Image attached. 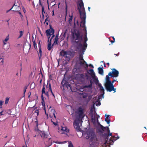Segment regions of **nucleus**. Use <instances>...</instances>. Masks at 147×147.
<instances>
[{
    "mask_svg": "<svg viewBox=\"0 0 147 147\" xmlns=\"http://www.w3.org/2000/svg\"><path fill=\"white\" fill-rule=\"evenodd\" d=\"M84 30H85V37L84 38V41L83 45L82 43V41L83 40L82 36L80 35L79 30H75L72 35L73 38L75 39L76 42V43L78 42L77 48L78 49H80V51H81L82 48L86 49L87 46L86 42L88 40V38L87 37V33L86 27L84 28Z\"/></svg>",
    "mask_w": 147,
    "mask_h": 147,
    "instance_id": "f257e3e1",
    "label": "nucleus"
},
{
    "mask_svg": "<svg viewBox=\"0 0 147 147\" xmlns=\"http://www.w3.org/2000/svg\"><path fill=\"white\" fill-rule=\"evenodd\" d=\"M84 136L86 139H89L92 142H95L97 139L94 132L91 129H88L84 134Z\"/></svg>",
    "mask_w": 147,
    "mask_h": 147,
    "instance_id": "f03ea898",
    "label": "nucleus"
},
{
    "mask_svg": "<svg viewBox=\"0 0 147 147\" xmlns=\"http://www.w3.org/2000/svg\"><path fill=\"white\" fill-rule=\"evenodd\" d=\"M78 9L80 13V17L81 19L80 26L81 27L84 28L86 27L85 26L86 15L84 5L82 6L81 8L80 7H78Z\"/></svg>",
    "mask_w": 147,
    "mask_h": 147,
    "instance_id": "7ed1b4c3",
    "label": "nucleus"
},
{
    "mask_svg": "<svg viewBox=\"0 0 147 147\" xmlns=\"http://www.w3.org/2000/svg\"><path fill=\"white\" fill-rule=\"evenodd\" d=\"M105 88L108 92H111L114 91V93L116 92V88H114L113 84H111V82L105 83Z\"/></svg>",
    "mask_w": 147,
    "mask_h": 147,
    "instance_id": "20e7f679",
    "label": "nucleus"
},
{
    "mask_svg": "<svg viewBox=\"0 0 147 147\" xmlns=\"http://www.w3.org/2000/svg\"><path fill=\"white\" fill-rule=\"evenodd\" d=\"M112 71L109 72V75L111 77L116 78L119 76V72L115 68H113L111 69Z\"/></svg>",
    "mask_w": 147,
    "mask_h": 147,
    "instance_id": "39448f33",
    "label": "nucleus"
},
{
    "mask_svg": "<svg viewBox=\"0 0 147 147\" xmlns=\"http://www.w3.org/2000/svg\"><path fill=\"white\" fill-rule=\"evenodd\" d=\"M61 84L63 87V89L67 88L68 90L72 91L70 84L67 81L63 80L61 82Z\"/></svg>",
    "mask_w": 147,
    "mask_h": 147,
    "instance_id": "423d86ee",
    "label": "nucleus"
},
{
    "mask_svg": "<svg viewBox=\"0 0 147 147\" xmlns=\"http://www.w3.org/2000/svg\"><path fill=\"white\" fill-rule=\"evenodd\" d=\"M89 72H88L89 74H90L94 80H95L97 82H98V78L96 77L94 71L93 69H90L89 70Z\"/></svg>",
    "mask_w": 147,
    "mask_h": 147,
    "instance_id": "0eeeda50",
    "label": "nucleus"
},
{
    "mask_svg": "<svg viewBox=\"0 0 147 147\" xmlns=\"http://www.w3.org/2000/svg\"><path fill=\"white\" fill-rule=\"evenodd\" d=\"M78 50H79V52L80 53L79 54V60H83L84 62H85V61L84 60L83 58V55L84 54V52L85 51L86 49L82 48L81 51H80V49Z\"/></svg>",
    "mask_w": 147,
    "mask_h": 147,
    "instance_id": "6e6552de",
    "label": "nucleus"
},
{
    "mask_svg": "<svg viewBox=\"0 0 147 147\" xmlns=\"http://www.w3.org/2000/svg\"><path fill=\"white\" fill-rule=\"evenodd\" d=\"M84 110L81 107H79L77 111V113L78 114L80 117H83L84 116Z\"/></svg>",
    "mask_w": 147,
    "mask_h": 147,
    "instance_id": "1a4fd4ad",
    "label": "nucleus"
},
{
    "mask_svg": "<svg viewBox=\"0 0 147 147\" xmlns=\"http://www.w3.org/2000/svg\"><path fill=\"white\" fill-rule=\"evenodd\" d=\"M80 121H76L74 123V128L78 131H80L81 129L79 125Z\"/></svg>",
    "mask_w": 147,
    "mask_h": 147,
    "instance_id": "9d476101",
    "label": "nucleus"
},
{
    "mask_svg": "<svg viewBox=\"0 0 147 147\" xmlns=\"http://www.w3.org/2000/svg\"><path fill=\"white\" fill-rule=\"evenodd\" d=\"M46 33L47 36H48V40L49 39L50 36L52 34H54V29L52 28L51 29H48L46 30Z\"/></svg>",
    "mask_w": 147,
    "mask_h": 147,
    "instance_id": "9b49d317",
    "label": "nucleus"
},
{
    "mask_svg": "<svg viewBox=\"0 0 147 147\" xmlns=\"http://www.w3.org/2000/svg\"><path fill=\"white\" fill-rule=\"evenodd\" d=\"M98 86L100 90V92L101 94L100 95V96H103L105 94V90L103 87L100 84H98Z\"/></svg>",
    "mask_w": 147,
    "mask_h": 147,
    "instance_id": "f8f14e48",
    "label": "nucleus"
},
{
    "mask_svg": "<svg viewBox=\"0 0 147 147\" xmlns=\"http://www.w3.org/2000/svg\"><path fill=\"white\" fill-rule=\"evenodd\" d=\"M99 125L101 129L103 131H106L107 133L110 132V130L109 128L108 127H105L103 126L102 125L99 123Z\"/></svg>",
    "mask_w": 147,
    "mask_h": 147,
    "instance_id": "ddd939ff",
    "label": "nucleus"
},
{
    "mask_svg": "<svg viewBox=\"0 0 147 147\" xmlns=\"http://www.w3.org/2000/svg\"><path fill=\"white\" fill-rule=\"evenodd\" d=\"M99 125L101 129L103 131H106L107 133L110 132V130L109 128L108 127H105L103 126L102 125L99 123Z\"/></svg>",
    "mask_w": 147,
    "mask_h": 147,
    "instance_id": "4468645a",
    "label": "nucleus"
},
{
    "mask_svg": "<svg viewBox=\"0 0 147 147\" xmlns=\"http://www.w3.org/2000/svg\"><path fill=\"white\" fill-rule=\"evenodd\" d=\"M40 134L41 137L43 138H47L48 136V134L44 131H41Z\"/></svg>",
    "mask_w": 147,
    "mask_h": 147,
    "instance_id": "2eb2a0df",
    "label": "nucleus"
},
{
    "mask_svg": "<svg viewBox=\"0 0 147 147\" xmlns=\"http://www.w3.org/2000/svg\"><path fill=\"white\" fill-rule=\"evenodd\" d=\"M46 87L47 89L48 88V91H50L51 92V93L52 94V95L54 96V97H55V96H54V94L53 93L52 90V88L51 87V84H50L49 83V85H47L46 86Z\"/></svg>",
    "mask_w": 147,
    "mask_h": 147,
    "instance_id": "dca6fc26",
    "label": "nucleus"
},
{
    "mask_svg": "<svg viewBox=\"0 0 147 147\" xmlns=\"http://www.w3.org/2000/svg\"><path fill=\"white\" fill-rule=\"evenodd\" d=\"M45 145L46 147H49L51 146L52 144V141L51 138H49L48 141L45 143Z\"/></svg>",
    "mask_w": 147,
    "mask_h": 147,
    "instance_id": "f3484780",
    "label": "nucleus"
},
{
    "mask_svg": "<svg viewBox=\"0 0 147 147\" xmlns=\"http://www.w3.org/2000/svg\"><path fill=\"white\" fill-rule=\"evenodd\" d=\"M17 7V8L15 9L14 10H13V11H18V9H19L20 8V7L19 6H18L15 5V3L14 4V5H13V6H12V7L9 10H7L6 11V13H7L10 10H11L13 8V7Z\"/></svg>",
    "mask_w": 147,
    "mask_h": 147,
    "instance_id": "a211bd4d",
    "label": "nucleus"
},
{
    "mask_svg": "<svg viewBox=\"0 0 147 147\" xmlns=\"http://www.w3.org/2000/svg\"><path fill=\"white\" fill-rule=\"evenodd\" d=\"M68 53L66 51H65L64 50H62L60 53V55L63 57H67V55Z\"/></svg>",
    "mask_w": 147,
    "mask_h": 147,
    "instance_id": "6ab92c4d",
    "label": "nucleus"
},
{
    "mask_svg": "<svg viewBox=\"0 0 147 147\" xmlns=\"http://www.w3.org/2000/svg\"><path fill=\"white\" fill-rule=\"evenodd\" d=\"M61 130L63 131L62 134L68 133L69 131V129L67 128L66 127H62Z\"/></svg>",
    "mask_w": 147,
    "mask_h": 147,
    "instance_id": "aec40b11",
    "label": "nucleus"
},
{
    "mask_svg": "<svg viewBox=\"0 0 147 147\" xmlns=\"http://www.w3.org/2000/svg\"><path fill=\"white\" fill-rule=\"evenodd\" d=\"M45 86L44 85L43 87V88L42 90V94L43 95V94H45L46 95H47L48 97L49 96V93L47 91L46 92H45Z\"/></svg>",
    "mask_w": 147,
    "mask_h": 147,
    "instance_id": "412c9836",
    "label": "nucleus"
},
{
    "mask_svg": "<svg viewBox=\"0 0 147 147\" xmlns=\"http://www.w3.org/2000/svg\"><path fill=\"white\" fill-rule=\"evenodd\" d=\"M90 84H89L88 85H85V86H84L83 88H92V84L93 82L91 80H90Z\"/></svg>",
    "mask_w": 147,
    "mask_h": 147,
    "instance_id": "4be33fe9",
    "label": "nucleus"
},
{
    "mask_svg": "<svg viewBox=\"0 0 147 147\" xmlns=\"http://www.w3.org/2000/svg\"><path fill=\"white\" fill-rule=\"evenodd\" d=\"M109 76H110V75H109V73L108 75H107L106 76L105 80L106 82L105 83L111 82V81L110 79Z\"/></svg>",
    "mask_w": 147,
    "mask_h": 147,
    "instance_id": "5701e85b",
    "label": "nucleus"
},
{
    "mask_svg": "<svg viewBox=\"0 0 147 147\" xmlns=\"http://www.w3.org/2000/svg\"><path fill=\"white\" fill-rule=\"evenodd\" d=\"M48 44L47 47V49L49 51H50L53 45L51 46V41H49V40H48Z\"/></svg>",
    "mask_w": 147,
    "mask_h": 147,
    "instance_id": "b1692460",
    "label": "nucleus"
},
{
    "mask_svg": "<svg viewBox=\"0 0 147 147\" xmlns=\"http://www.w3.org/2000/svg\"><path fill=\"white\" fill-rule=\"evenodd\" d=\"M39 58L40 59L42 55V52L41 49V46H39Z\"/></svg>",
    "mask_w": 147,
    "mask_h": 147,
    "instance_id": "393cba45",
    "label": "nucleus"
},
{
    "mask_svg": "<svg viewBox=\"0 0 147 147\" xmlns=\"http://www.w3.org/2000/svg\"><path fill=\"white\" fill-rule=\"evenodd\" d=\"M58 35H57L54 39V42L53 44V45H55L57 44V41L58 40Z\"/></svg>",
    "mask_w": 147,
    "mask_h": 147,
    "instance_id": "a878e982",
    "label": "nucleus"
},
{
    "mask_svg": "<svg viewBox=\"0 0 147 147\" xmlns=\"http://www.w3.org/2000/svg\"><path fill=\"white\" fill-rule=\"evenodd\" d=\"M103 67H99L98 68L99 74L101 75H103Z\"/></svg>",
    "mask_w": 147,
    "mask_h": 147,
    "instance_id": "bb28decb",
    "label": "nucleus"
},
{
    "mask_svg": "<svg viewBox=\"0 0 147 147\" xmlns=\"http://www.w3.org/2000/svg\"><path fill=\"white\" fill-rule=\"evenodd\" d=\"M41 97H42V105L44 107V109L45 111V113H46V110H45V102L44 101V97H43V95L42 94L41 95Z\"/></svg>",
    "mask_w": 147,
    "mask_h": 147,
    "instance_id": "cd10ccee",
    "label": "nucleus"
},
{
    "mask_svg": "<svg viewBox=\"0 0 147 147\" xmlns=\"http://www.w3.org/2000/svg\"><path fill=\"white\" fill-rule=\"evenodd\" d=\"M108 133V134H105V136H106V139L108 140L109 138V136H111L112 137V138H111V139H113V137L114 136H112V133H110V132H109V133Z\"/></svg>",
    "mask_w": 147,
    "mask_h": 147,
    "instance_id": "c85d7f7f",
    "label": "nucleus"
},
{
    "mask_svg": "<svg viewBox=\"0 0 147 147\" xmlns=\"http://www.w3.org/2000/svg\"><path fill=\"white\" fill-rule=\"evenodd\" d=\"M42 19L44 18V15L45 14V12L44 9V7L43 5H42Z\"/></svg>",
    "mask_w": 147,
    "mask_h": 147,
    "instance_id": "c756f323",
    "label": "nucleus"
},
{
    "mask_svg": "<svg viewBox=\"0 0 147 147\" xmlns=\"http://www.w3.org/2000/svg\"><path fill=\"white\" fill-rule=\"evenodd\" d=\"M32 41L33 42V46L34 48L35 49H37V48L36 46V44L35 42V40L34 39V38H33V39L32 40Z\"/></svg>",
    "mask_w": 147,
    "mask_h": 147,
    "instance_id": "7c9ffc66",
    "label": "nucleus"
},
{
    "mask_svg": "<svg viewBox=\"0 0 147 147\" xmlns=\"http://www.w3.org/2000/svg\"><path fill=\"white\" fill-rule=\"evenodd\" d=\"M117 138L114 136L113 137V139H110V141L113 142L114 141H115L119 139V137L118 136H117Z\"/></svg>",
    "mask_w": 147,
    "mask_h": 147,
    "instance_id": "2f4dec72",
    "label": "nucleus"
},
{
    "mask_svg": "<svg viewBox=\"0 0 147 147\" xmlns=\"http://www.w3.org/2000/svg\"><path fill=\"white\" fill-rule=\"evenodd\" d=\"M80 2L79 3V7L81 8L82 6H83L84 5V3H83V1L82 0H80Z\"/></svg>",
    "mask_w": 147,
    "mask_h": 147,
    "instance_id": "473e14b6",
    "label": "nucleus"
},
{
    "mask_svg": "<svg viewBox=\"0 0 147 147\" xmlns=\"http://www.w3.org/2000/svg\"><path fill=\"white\" fill-rule=\"evenodd\" d=\"M81 95H82V98H86L88 96V94L86 93H82L81 94Z\"/></svg>",
    "mask_w": 147,
    "mask_h": 147,
    "instance_id": "72a5a7b5",
    "label": "nucleus"
},
{
    "mask_svg": "<svg viewBox=\"0 0 147 147\" xmlns=\"http://www.w3.org/2000/svg\"><path fill=\"white\" fill-rule=\"evenodd\" d=\"M85 63H86L85 61V62H84L83 60H79V64L80 65H84Z\"/></svg>",
    "mask_w": 147,
    "mask_h": 147,
    "instance_id": "f704fd0d",
    "label": "nucleus"
},
{
    "mask_svg": "<svg viewBox=\"0 0 147 147\" xmlns=\"http://www.w3.org/2000/svg\"><path fill=\"white\" fill-rule=\"evenodd\" d=\"M95 104L96 106H99L100 105V102L98 100H97L95 102Z\"/></svg>",
    "mask_w": 147,
    "mask_h": 147,
    "instance_id": "c9c22d12",
    "label": "nucleus"
},
{
    "mask_svg": "<svg viewBox=\"0 0 147 147\" xmlns=\"http://www.w3.org/2000/svg\"><path fill=\"white\" fill-rule=\"evenodd\" d=\"M69 16L70 17L68 20V22H69V23H70L71 22L72 20V19H73V15H72L71 16H70V15H69Z\"/></svg>",
    "mask_w": 147,
    "mask_h": 147,
    "instance_id": "e433bc0d",
    "label": "nucleus"
},
{
    "mask_svg": "<svg viewBox=\"0 0 147 147\" xmlns=\"http://www.w3.org/2000/svg\"><path fill=\"white\" fill-rule=\"evenodd\" d=\"M27 86H25L24 88L23 97H24L25 96V94L26 91V90L27 89Z\"/></svg>",
    "mask_w": 147,
    "mask_h": 147,
    "instance_id": "4c0bfd02",
    "label": "nucleus"
},
{
    "mask_svg": "<svg viewBox=\"0 0 147 147\" xmlns=\"http://www.w3.org/2000/svg\"><path fill=\"white\" fill-rule=\"evenodd\" d=\"M9 99V98L8 97H7L6 98L5 102V104H7L8 103Z\"/></svg>",
    "mask_w": 147,
    "mask_h": 147,
    "instance_id": "58836bf2",
    "label": "nucleus"
},
{
    "mask_svg": "<svg viewBox=\"0 0 147 147\" xmlns=\"http://www.w3.org/2000/svg\"><path fill=\"white\" fill-rule=\"evenodd\" d=\"M105 121L107 122V123L108 124H109L110 123V120L109 118H105Z\"/></svg>",
    "mask_w": 147,
    "mask_h": 147,
    "instance_id": "ea45409f",
    "label": "nucleus"
},
{
    "mask_svg": "<svg viewBox=\"0 0 147 147\" xmlns=\"http://www.w3.org/2000/svg\"><path fill=\"white\" fill-rule=\"evenodd\" d=\"M20 36L19 37V38H21L23 34V32L22 31H20Z\"/></svg>",
    "mask_w": 147,
    "mask_h": 147,
    "instance_id": "a19ab883",
    "label": "nucleus"
},
{
    "mask_svg": "<svg viewBox=\"0 0 147 147\" xmlns=\"http://www.w3.org/2000/svg\"><path fill=\"white\" fill-rule=\"evenodd\" d=\"M9 39V35H8L6 38L5 39L3 40V41H5V42H7Z\"/></svg>",
    "mask_w": 147,
    "mask_h": 147,
    "instance_id": "79ce46f5",
    "label": "nucleus"
},
{
    "mask_svg": "<svg viewBox=\"0 0 147 147\" xmlns=\"http://www.w3.org/2000/svg\"><path fill=\"white\" fill-rule=\"evenodd\" d=\"M49 17H47L45 19V22H44V24H45V22L47 21H49Z\"/></svg>",
    "mask_w": 147,
    "mask_h": 147,
    "instance_id": "37998d69",
    "label": "nucleus"
},
{
    "mask_svg": "<svg viewBox=\"0 0 147 147\" xmlns=\"http://www.w3.org/2000/svg\"><path fill=\"white\" fill-rule=\"evenodd\" d=\"M36 121H35V123L36 124V127H37L38 126V122L36 119Z\"/></svg>",
    "mask_w": 147,
    "mask_h": 147,
    "instance_id": "c03bdc74",
    "label": "nucleus"
},
{
    "mask_svg": "<svg viewBox=\"0 0 147 147\" xmlns=\"http://www.w3.org/2000/svg\"><path fill=\"white\" fill-rule=\"evenodd\" d=\"M3 102L1 100H0V105L1 106L0 107V108H2V106L3 105Z\"/></svg>",
    "mask_w": 147,
    "mask_h": 147,
    "instance_id": "a18cd8bd",
    "label": "nucleus"
},
{
    "mask_svg": "<svg viewBox=\"0 0 147 147\" xmlns=\"http://www.w3.org/2000/svg\"><path fill=\"white\" fill-rule=\"evenodd\" d=\"M35 112L37 113V115L38 116L39 115V111L38 109L36 110Z\"/></svg>",
    "mask_w": 147,
    "mask_h": 147,
    "instance_id": "49530a36",
    "label": "nucleus"
},
{
    "mask_svg": "<svg viewBox=\"0 0 147 147\" xmlns=\"http://www.w3.org/2000/svg\"><path fill=\"white\" fill-rule=\"evenodd\" d=\"M51 35H52V36L51 38V39L50 40V41H51V40L52 39V38L55 36V35L54 34H52Z\"/></svg>",
    "mask_w": 147,
    "mask_h": 147,
    "instance_id": "de8ad7c7",
    "label": "nucleus"
},
{
    "mask_svg": "<svg viewBox=\"0 0 147 147\" xmlns=\"http://www.w3.org/2000/svg\"><path fill=\"white\" fill-rule=\"evenodd\" d=\"M65 3L66 4V8H65V9H66V12H67V2H66V1H65Z\"/></svg>",
    "mask_w": 147,
    "mask_h": 147,
    "instance_id": "09e8293b",
    "label": "nucleus"
},
{
    "mask_svg": "<svg viewBox=\"0 0 147 147\" xmlns=\"http://www.w3.org/2000/svg\"><path fill=\"white\" fill-rule=\"evenodd\" d=\"M116 81V80H113L112 81H111V84H113V83L115 81Z\"/></svg>",
    "mask_w": 147,
    "mask_h": 147,
    "instance_id": "8fccbe9b",
    "label": "nucleus"
},
{
    "mask_svg": "<svg viewBox=\"0 0 147 147\" xmlns=\"http://www.w3.org/2000/svg\"><path fill=\"white\" fill-rule=\"evenodd\" d=\"M22 9L23 11L24 12V13H25L26 11L24 7H22Z\"/></svg>",
    "mask_w": 147,
    "mask_h": 147,
    "instance_id": "3c124183",
    "label": "nucleus"
},
{
    "mask_svg": "<svg viewBox=\"0 0 147 147\" xmlns=\"http://www.w3.org/2000/svg\"><path fill=\"white\" fill-rule=\"evenodd\" d=\"M84 75L83 74L80 75V77L81 78H84Z\"/></svg>",
    "mask_w": 147,
    "mask_h": 147,
    "instance_id": "603ef678",
    "label": "nucleus"
},
{
    "mask_svg": "<svg viewBox=\"0 0 147 147\" xmlns=\"http://www.w3.org/2000/svg\"><path fill=\"white\" fill-rule=\"evenodd\" d=\"M68 147H74L73 146V145L71 144L69 145Z\"/></svg>",
    "mask_w": 147,
    "mask_h": 147,
    "instance_id": "864d4df0",
    "label": "nucleus"
},
{
    "mask_svg": "<svg viewBox=\"0 0 147 147\" xmlns=\"http://www.w3.org/2000/svg\"><path fill=\"white\" fill-rule=\"evenodd\" d=\"M89 66H90V67H92V68H94V66H93L92 65V64H89Z\"/></svg>",
    "mask_w": 147,
    "mask_h": 147,
    "instance_id": "5fc2aeb1",
    "label": "nucleus"
},
{
    "mask_svg": "<svg viewBox=\"0 0 147 147\" xmlns=\"http://www.w3.org/2000/svg\"><path fill=\"white\" fill-rule=\"evenodd\" d=\"M85 63V65L86 66V67L87 68H88V64L86 62V63Z\"/></svg>",
    "mask_w": 147,
    "mask_h": 147,
    "instance_id": "6e6d98bb",
    "label": "nucleus"
},
{
    "mask_svg": "<svg viewBox=\"0 0 147 147\" xmlns=\"http://www.w3.org/2000/svg\"><path fill=\"white\" fill-rule=\"evenodd\" d=\"M105 116L107 118H108L109 117V115H105Z\"/></svg>",
    "mask_w": 147,
    "mask_h": 147,
    "instance_id": "4d7b16f0",
    "label": "nucleus"
},
{
    "mask_svg": "<svg viewBox=\"0 0 147 147\" xmlns=\"http://www.w3.org/2000/svg\"><path fill=\"white\" fill-rule=\"evenodd\" d=\"M1 62L2 63V64H3V63H4V60H3V59H2V60L1 61Z\"/></svg>",
    "mask_w": 147,
    "mask_h": 147,
    "instance_id": "13d9d810",
    "label": "nucleus"
},
{
    "mask_svg": "<svg viewBox=\"0 0 147 147\" xmlns=\"http://www.w3.org/2000/svg\"><path fill=\"white\" fill-rule=\"evenodd\" d=\"M19 9H18V10H19ZM18 11H17L19 13L20 15H21L22 14L19 11H18Z\"/></svg>",
    "mask_w": 147,
    "mask_h": 147,
    "instance_id": "bf43d9fd",
    "label": "nucleus"
},
{
    "mask_svg": "<svg viewBox=\"0 0 147 147\" xmlns=\"http://www.w3.org/2000/svg\"><path fill=\"white\" fill-rule=\"evenodd\" d=\"M39 5H41V6L42 5H43L41 3L40 0L39 1Z\"/></svg>",
    "mask_w": 147,
    "mask_h": 147,
    "instance_id": "052dcab7",
    "label": "nucleus"
},
{
    "mask_svg": "<svg viewBox=\"0 0 147 147\" xmlns=\"http://www.w3.org/2000/svg\"><path fill=\"white\" fill-rule=\"evenodd\" d=\"M3 112V111H2L1 112H0V114L1 115H3V114L2 113Z\"/></svg>",
    "mask_w": 147,
    "mask_h": 147,
    "instance_id": "680f3d73",
    "label": "nucleus"
},
{
    "mask_svg": "<svg viewBox=\"0 0 147 147\" xmlns=\"http://www.w3.org/2000/svg\"><path fill=\"white\" fill-rule=\"evenodd\" d=\"M53 124L55 125H57V123H55V122H53Z\"/></svg>",
    "mask_w": 147,
    "mask_h": 147,
    "instance_id": "e2e57ef3",
    "label": "nucleus"
},
{
    "mask_svg": "<svg viewBox=\"0 0 147 147\" xmlns=\"http://www.w3.org/2000/svg\"><path fill=\"white\" fill-rule=\"evenodd\" d=\"M3 45H5L6 44V43L4 41H3Z\"/></svg>",
    "mask_w": 147,
    "mask_h": 147,
    "instance_id": "0e129e2a",
    "label": "nucleus"
},
{
    "mask_svg": "<svg viewBox=\"0 0 147 147\" xmlns=\"http://www.w3.org/2000/svg\"><path fill=\"white\" fill-rule=\"evenodd\" d=\"M38 47L39 46H41V45L40 44V41H39V42L38 43Z\"/></svg>",
    "mask_w": 147,
    "mask_h": 147,
    "instance_id": "69168bd1",
    "label": "nucleus"
},
{
    "mask_svg": "<svg viewBox=\"0 0 147 147\" xmlns=\"http://www.w3.org/2000/svg\"><path fill=\"white\" fill-rule=\"evenodd\" d=\"M53 116H54V117H55V118H56V116H55V113H53Z\"/></svg>",
    "mask_w": 147,
    "mask_h": 147,
    "instance_id": "338daca9",
    "label": "nucleus"
},
{
    "mask_svg": "<svg viewBox=\"0 0 147 147\" xmlns=\"http://www.w3.org/2000/svg\"><path fill=\"white\" fill-rule=\"evenodd\" d=\"M46 18L48 17H49L48 15L46 13Z\"/></svg>",
    "mask_w": 147,
    "mask_h": 147,
    "instance_id": "774afa93",
    "label": "nucleus"
}]
</instances>
